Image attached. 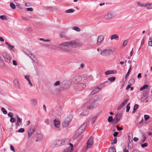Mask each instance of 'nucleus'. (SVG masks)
I'll return each mask as SVG.
<instances>
[{
	"mask_svg": "<svg viewBox=\"0 0 152 152\" xmlns=\"http://www.w3.org/2000/svg\"><path fill=\"white\" fill-rule=\"evenodd\" d=\"M83 44L79 42L74 40L70 41L64 42L59 44V47H61V49L63 50L66 51L70 50L69 47L76 48L82 45Z\"/></svg>",
	"mask_w": 152,
	"mask_h": 152,
	"instance_id": "nucleus-1",
	"label": "nucleus"
},
{
	"mask_svg": "<svg viewBox=\"0 0 152 152\" xmlns=\"http://www.w3.org/2000/svg\"><path fill=\"white\" fill-rule=\"evenodd\" d=\"M96 98V97H94L88 101L83 105V107H86L88 109H93L96 106V105L95 103L96 100L95 99Z\"/></svg>",
	"mask_w": 152,
	"mask_h": 152,
	"instance_id": "nucleus-2",
	"label": "nucleus"
},
{
	"mask_svg": "<svg viewBox=\"0 0 152 152\" xmlns=\"http://www.w3.org/2000/svg\"><path fill=\"white\" fill-rule=\"evenodd\" d=\"M87 124L84 123L83 124L80 128L75 132L73 137L75 139H76L79 137L82 133L84 131Z\"/></svg>",
	"mask_w": 152,
	"mask_h": 152,
	"instance_id": "nucleus-3",
	"label": "nucleus"
},
{
	"mask_svg": "<svg viewBox=\"0 0 152 152\" xmlns=\"http://www.w3.org/2000/svg\"><path fill=\"white\" fill-rule=\"evenodd\" d=\"M81 80V77L80 76L77 75L71 79L70 83L71 84L76 83L80 82Z\"/></svg>",
	"mask_w": 152,
	"mask_h": 152,
	"instance_id": "nucleus-4",
	"label": "nucleus"
},
{
	"mask_svg": "<svg viewBox=\"0 0 152 152\" xmlns=\"http://www.w3.org/2000/svg\"><path fill=\"white\" fill-rule=\"evenodd\" d=\"M71 116L69 115L67 117L64 118V121L62 124V126L64 127H67L68 126L71 121Z\"/></svg>",
	"mask_w": 152,
	"mask_h": 152,
	"instance_id": "nucleus-5",
	"label": "nucleus"
},
{
	"mask_svg": "<svg viewBox=\"0 0 152 152\" xmlns=\"http://www.w3.org/2000/svg\"><path fill=\"white\" fill-rule=\"evenodd\" d=\"M113 51L110 49H107L102 50L100 54L102 56H106L113 53Z\"/></svg>",
	"mask_w": 152,
	"mask_h": 152,
	"instance_id": "nucleus-6",
	"label": "nucleus"
},
{
	"mask_svg": "<svg viewBox=\"0 0 152 152\" xmlns=\"http://www.w3.org/2000/svg\"><path fill=\"white\" fill-rule=\"evenodd\" d=\"M65 140H57L53 142L52 145L53 146L58 147L65 144Z\"/></svg>",
	"mask_w": 152,
	"mask_h": 152,
	"instance_id": "nucleus-7",
	"label": "nucleus"
},
{
	"mask_svg": "<svg viewBox=\"0 0 152 152\" xmlns=\"http://www.w3.org/2000/svg\"><path fill=\"white\" fill-rule=\"evenodd\" d=\"M115 16V14L113 12H110L104 15V18L106 20H110Z\"/></svg>",
	"mask_w": 152,
	"mask_h": 152,
	"instance_id": "nucleus-8",
	"label": "nucleus"
},
{
	"mask_svg": "<svg viewBox=\"0 0 152 152\" xmlns=\"http://www.w3.org/2000/svg\"><path fill=\"white\" fill-rule=\"evenodd\" d=\"M122 116V113H118L115 115V117L114 118L113 122H115V124L117 123L120 120Z\"/></svg>",
	"mask_w": 152,
	"mask_h": 152,
	"instance_id": "nucleus-9",
	"label": "nucleus"
},
{
	"mask_svg": "<svg viewBox=\"0 0 152 152\" xmlns=\"http://www.w3.org/2000/svg\"><path fill=\"white\" fill-rule=\"evenodd\" d=\"M2 56L4 60L8 63H9L10 61V58L9 55L7 53H3Z\"/></svg>",
	"mask_w": 152,
	"mask_h": 152,
	"instance_id": "nucleus-10",
	"label": "nucleus"
},
{
	"mask_svg": "<svg viewBox=\"0 0 152 152\" xmlns=\"http://www.w3.org/2000/svg\"><path fill=\"white\" fill-rule=\"evenodd\" d=\"M86 87V84L83 83L78 84L76 86V89L82 91Z\"/></svg>",
	"mask_w": 152,
	"mask_h": 152,
	"instance_id": "nucleus-11",
	"label": "nucleus"
},
{
	"mask_svg": "<svg viewBox=\"0 0 152 152\" xmlns=\"http://www.w3.org/2000/svg\"><path fill=\"white\" fill-rule=\"evenodd\" d=\"M93 138L92 137H91L88 140L87 148L91 147L93 145Z\"/></svg>",
	"mask_w": 152,
	"mask_h": 152,
	"instance_id": "nucleus-12",
	"label": "nucleus"
},
{
	"mask_svg": "<svg viewBox=\"0 0 152 152\" xmlns=\"http://www.w3.org/2000/svg\"><path fill=\"white\" fill-rule=\"evenodd\" d=\"M35 131V129L34 128H31L29 129L28 132V138H30L32 134Z\"/></svg>",
	"mask_w": 152,
	"mask_h": 152,
	"instance_id": "nucleus-13",
	"label": "nucleus"
},
{
	"mask_svg": "<svg viewBox=\"0 0 152 152\" xmlns=\"http://www.w3.org/2000/svg\"><path fill=\"white\" fill-rule=\"evenodd\" d=\"M104 37L102 35H100L99 36L98 38L97 41V44L99 45L101 43V42L103 41Z\"/></svg>",
	"mask_w": 152,
	"mask_h": 152,
	"instance_id": "nucleus-14",
	"label": "nucleus"
},
{
	"mask_svg": "<svg viewBox=\"0 0 152 152\" xmlns=\"http://www.w3.org/2000/svg\"><path fill=\"white\" fill-rule=\"evenodd\" d=\"M17 125L18 126H20L22 124V120L18 116H17Z\"/></svg>",
	"mask_w": 152,
	"mask_h": 152,
	"instance_id": "nucleus-15",
	"label": "nucleus"
},
{
	"mask_svg": "<svg viewBox=\"0 0 152 152\" xmlns=\"http://www.w3.org/2000/svg\"><path fill=\"white\" fill-rule=\"evenodd\" d=\"M54 123L55 127L58 128L60 126V121L58 120L55 119L54 121Z\"/></svg>",
	"mask_w": 152,
	"mask_h": 152,
	"instance_id": "nucleus-16",
	"label": "nucleus"
},
{
	"mask_svg": "<svg viewBox=\"0 0 152 152\" xmlns=\"http://www.w3.org/2000/svg\"><path fill=\"white\" fill-rule=\"evenodd\" d=\"M148 91H146L145 93H143V95L141 98V101L142 102H143L144 100V99L147 98L146 95L148 94Z\"/></svg>",
	"mask_w": 152,
	"mask_h": 152,
	"instance_id": "nucleus-17",
	"label": "nucleus"
},
{
	"mask_svg": "<svg viewBox=\"0 0 152 152\" xmlns=\"http://www.w3.org/2000/svg\"><path fill=\"white\" fill-rule=\"evenodd\" d=\"M100 90V88L98 87L95 88L91 93V94H94L98 92Z\"/></svg>",
	"mask_w": 152,
	"mask_h": 152,
	"instance_id": "nucleus-18",
	"label": "nucleus"
},
{
	"mask_svg": "<svg viewBox=\"0 0 152 152\" xmlns=\"http://www.w3.org/2000/svg\"><path fill=\"white\" fill-rule=\"evenodd\" d=\"M19 84L18 81L17 79H15L14 81V86L16 88L18 89H19Z\"/></svg>",
	"mask_w": 152,
	"mask_h": 152,
	"instance_id": "nucleus-19",
	"label": "nucleus"
},
{
	"mask_svg": "<svg viewBox=\"0 0 152 152\" xmlns=\"http://www.w3.org/2000/svg\"><path fill=\"white\" fill-rule=\"evenodd\" d=\"M28 56H29L33 61H35L37 60L36 58L34 56L31 52H28Z\"/></svg>",
	"mask_w": 152,
	"mask_h": 152,
	"instance_id": "nucleus-20",
	"label": "nucleus"
},
{
	"mask_svg": "<svg viewBox=\"0 0 152 152\" xmlns=\"http://www.w3.org/2000/svg\"><path fill=\"white\" fill-rule=\"evenodd\" d=\"M110 39L111 40L115 39L116 40H118L119 39V37L117 34H113L111 37Z\"/></svg>",
	"mask_w": 152,
	"mask_h": 152,
	"instance_id": "nucleus-21",
	"label": "nucleus"
},
{
	"mask_svg": "<svg viewBox=\"0 0 152 152\" xmlns=\"http://www.w3.org/2000/svg\"><path fill=\"white\" fill-rule=\"evenodd\" d=\"M132 69V66L131 65L129 67V69L128 70V71L127 73H126V75L125 77V79H126L129 76V74L130 73L131 71V70Z\"/></svg>",
	"mask_w": 152,
	"mask_h": 152,
	"instance_id": "nucleus-22",
	"label": "nucleus"
},
{
	"mask_svg": "<svg viewBox=\"0 0 152 152\" xmlns=\"http://www.w3.org/2000/svg\"><path fill=\"white\" fill-rule=\"evenodd\" d=\"M59 36L61 38H65L66 39V34L64 32H61L59 34Z\"/></svg>",
	"mask_w": 152,
	"mask_h": 152,
	"instance_id": "nucleus-23",
	"label": "nucleus"
},
{
	"mask_svg": "<svg viewBox=\"0 0 152 152\" xmlns=\"http://www.w3.org/2000/svg\"><path fill=\"white\" fill-rule=\"evenodd\" d=\"M145 4L146 5L145 7H147L146 8L147 9H150L152 8V4H148L145 3Z\"/></svg>",
	"mask_w": 152,
	"mask_h": 152,
	"instance_id": "nucleus-24",
	"label": "nucleus"
},
{
	"mask_svg": "<svg viewBox=\"0 0 152 152\" xmlns=\"http://www.w3.org/2000/svg\"><path fill=\"white\" fill-rule=\"evenodd\" d=\"M31 102L32 104L34 105H36L37 104V100L35 99H31Z\"/></svg>",
	"mask_w": 152,
	"mask_h": 152,
	"instance_id": "nucleus-25",
	"label": "nucleus"
},
{
	"mask_svg": "<svg viewBox=\"0 0 152 152\" xmlns=\"http://www.w3.org/2000/svg\"><path fill=\"white\" fill-rule=\"evenodd\" d=\"M139 106L137 104H135L133 108V111L132 112V113H134L136 111V110L138 109Z\"/></svg>",
	"mask_w": 152,
	"mask_h": 152,
	"instance_id": "nucleus-26",
	"label": "nucleus"
},
{
	"mask_svg": "<svg viewBox=\"0 0 152 152\" xmlns=\"http://www.w3.org/2000/svg\"><path fill=\"white\" fill-rule=\"evenodd\" d=\"M109 152H116V149L113 147H111L109 149Z\"/></svg>",
	"mask_w": 152,
	"mask_h": 152,
	"instance_id": "nucleus-27",
	"label": "nucleus"
},
{
	"mask_svg": "<svg viewBox=\"0 0 152 152\" xmlns=\"http://www.w3.org/2000/svg\"><path fill=\"white\" fill-rule=\"evenodd\" d=\"M148 87V86L147 84H145L142 87L140 88V91H142L143 90L147 88Z\"/></svg>",
	"mask_w": 152,
	"mask_h": 152,
	"instance_id": "nucleus-28",
	"label": "nucleus"
},
{
	"mask_svg": "<svg viewBox=\"0 0 152 152\" xmlns=\"http://www.w3.org/2000/svg\"><path fill=\"white\" fill-rule=\"evenodd\" d=\"M74 11V10L73 9H69V10H66L65 11L66 13H72Z\"/></svg>",
	"mask_w": 152,
	"mask_h": 152,
	"instance_id": "nucleus-29",
	"label": "nucleus"
},
{
	"mask_svg": "<svg viewBox=\"0 0 152 152\" xmlns=\"http://www.w3.org/2000/svg\"><path fill=\"white\" fill-rule=\"evenodd\" d=\"M0 18L1 20H6L7 19V16L5 15H1L0 16Z\"/></svg>",
	"mask_w": 152,
	"mask_h": 152,
	"instance_id": "nucleus-30",
	"label": "nucleus"
},
{
	"mask_svg": "<svg viewBox=\"0 0 152 152\" xmlns=\"http://www.w3.org/2000/svg\"><path fill=\"white\" fill-rule=\"evenodd\" d=\"M148 44L149 46H152V38L151 37H150L149 38Z\"/></svg>",
	"mask_w": 152,
	"mask_h": 152,
	"instance_id": "nucleus-31",
	"label": "nucleus"
},
{
	"mask_svg": "<svg viewBox=\"0 0 152 152\" xmlns=\"http://www.w3.org/2000/svg\"><path fill=\"white\" fill-rule=\"evenodd\" d=\"M134 82V79H130L129 81V83L130 85H132L133 84Z\"/></svg>",
	"mask_w": 152,
	"mask_h": 152,
	"instance_id": "nucleus-32",
	"label": "nucleus"
},
{
	"mask_svg": "<svg viewBox=\"0 0 152 152\" xmlns=\"http://www.w3.org/2000/svg\"><path fill=\"white\" fill-rule=\"evenodd\" d=\"M98 116L97 115H96L91 119V121L92 123H94L95 121L96 120V118L98 117Z\"/></svg>",
	"mask_w": 152,
	"mask_h": 152,
	"instance_id": "nucleus-33",
	"label": "nucleus"
},
{
	"mask_svg": "<svg viewBox=\"0 0 152 152\" xmlns=\"http://www.w3.org/2000/svg\"><path fill=\"white\" fill-rule=\"evenodd\" d=\"M10 7L13 9H14L15 8L16 6L15 4L12 2L10 3Z\"/></svg>",
	"mask_w": 152,
	"mask_h": 152,
	"instance_id": "nucleus-34",
	"label": "nucleus"
},
{
	"mask_svg": "<svg viewBox=\"0 0 152 152\" xmlns=\"http://www.w3.org/2000/svg\"><path fill=\"white\" fill-rule=\"evenodd\" d=\"M137 5L138 6H141V7H145L146 6V5L145 4V3L142 4L139 2H138L137 3Z\"/></svg>",
	"mask_w": 152,
	"mask_h": 152,
	"instance_id": "nucleus-35",
	"label": "nucleus"
},
{
	"mask_svg": "<svg viewBox=\"0 0 152 152\" xmlns=\"http://www.w3.org/2000/svg\"><path fill=\"white\" fill-rule=\"evenodd\" d=\"M113 71L109 70V71H106L105 72V75H110V74H113Z\"/></svg>",
	"mask_w": 152,
	"mask_h": 152,
	"instance_id": "nucleus-36",
	"label": "nucleus"
},
{
	"mask_svg": "<svg viewBox=\"0 0 152 152\" xmlns=\"http://www.w3.org/2000/svg\"><path fill=\"white\" fill-rule=\"evenodd\" d=\"M130 103H129L128 104L126 105V112H128L130 108V106H129Z\"/></svg>",
	"mask_w": 152,
	"mask_h": 152,
	"instance_id": "nucleus-37",
	"label": "nucleus"
},
{
	"mask_svg": "<svg viewBox=\"0 0 152 152\" xmlns=\"http://www.w3.org/2000/svg\"><path fill=\"white\" fill-rule=\"evenodd\" d=\"M115 78L114 77H110L108 78V80L111 82L114 81L115 80Z\"/></svg>",
	"mask_w": 152,
	"mask_h": 152,
	"instance_id": "nucleus-38",
	"label": "nucleus"
},
{
	"mask_svg": "<svg viewBox=\"0 0 152 152\" xmlns=\"http://www.w3.org/2000/svg\"><path fill=\"white\" fill-rule=\"evenodd\" d=\"M60 82L59 81H56L53 84V85L55 86H59L60 85Z\"/></svg>",
	"mask_w": 152,
	"mask_h": 152,
	"instance_id": "nucleus-39",
	"label": "nucleus"
},
{
	"mask_svg": "<svg viewBox=\"0 0 152 152\" xmlns=\"http://www.w3.org/2000/svg\"><path fill=\"white\" fill-rule=\"evenodd\" d=\"M73 29L77 31H79L80 30V28L77 26L73 27Z\"/></svg>",
	"mask_w": 152,
	"mask_h": 152,
	"instance_id": "nucleus-40",
	"label": "nucleus"
},
{
	"mask_svg": "<svg viewBox=\"0 0 152 152\" xmlns=\"http://www.w3.org/2000/svg\"><path fill=\"white\" fill-rule=\"evenodd\" d=\"M1 111H2V112H3V113L4 114H7V111L5 110V108H4L3 107H2L1 108Z\"/></svg>",
	"mask_w": 152,
	"mask_h": 152,
	"instance_id": "nucleus-41",
	"label": "nucleus"
},
{
	"mask_svg": "<svg viewBox=\"0 0 152 152\" xmlns=\"http://www.w3.org/2000/svg\"><path fill=\"white\" fill-rule=\"evenodd\" d=\"M148 143L147 142L141 144V146L142 148H145L148 146Z\"/></svg>",
	"mask_w": 152,
	"mask_h": 152,
	"instance_id": "nucleus-42",
	"label": "nucleus"
},
{
	"mask_svg": "<svg viewBox=\"0 0 152 152\" xmlns=\"http://www.w3.org/2000/svg\"><path fill=\"white\" fill-rule=\"evenodd\" d=\"M124 106L123 103H121L117 108V110H119L121 109Z\"/></svg>",
	"mask_w": 152,
	"mask_h": 152,
	"instance_id": "nucleus-43",
	"label": "nucleus"
},
{
	"mask_svg": "<svg viewBox=\"0 0 152 152\" xmlns=\"http://www.w3.org/2000/svg\"><path fill=\"white\" fill-rule=\"evenodd\" d=\"M144 117L145 121H146L150 117L148 115H144Z\"/></svg>",
	"mask_w": 152,
	"mask_h": 152,
	"instance_id": "nucleus-44",
	"label": "nucleus"
},
{
	"mask_svg": "<svg viewBox=\"0 0 152 152\" xmlns=\"http://www.w3.org/2000/svg\"><path fill=\"white\" fill-rule=\"evenodd\" d=\"M113 117H112V116H110L109 117L108 119V121L109 122H111L112 121H113Z\"/></svg>",
	"mask_w": 152,
	"mask_h": 152,
	"instance_id": "nucleus-45",
	"label": "nucleus"
},
{
	"mask_svg": "<svg viewBox=\"0 0 152 152\" xmlns=\"http://www.w3.org/2000/svg\"><path fill=\"white\" fill-rule=\"evenodd\" d=\"M24 131V129L23 128L20 129L18 131V132H21V133L23 132Z\"/></svg>",
	"mask_w": 152,
	"mask_h": 152,
	"instance_id": "nucleus-46",
	"label": "nucleus"
},
{
	"mask_svg": "<svg viewBox=\"0 0 152 152\" xmlns=\"http://www.w3.org/2000/svg\"><path fill=\"white\" fill-rule=\"evenodd\" d=\"M10 121L12 123H14L15 121V119L11 117L10 120Z\"/></svg>",
	"mask_w": 152,
	"mask_h": 152,
	"instance_id": "nucleus-47",
	"label": "nucleus"
},
{
	"mask_svg": "<svg viewBox=\"0 0 152 152\" xmlns=\"http://www.w3.org/2000/svg\"><path fill=\"white\" fill-rule=\"evenodd\" d=\"M64 88L63 85H61L60 86L59 88V90L60 91H62L64 90Z\"/></svg>",
	"mask_w": 152,
	"mask_h": 152,
	"instance_id": "nucleus-48",
	"label": "nucleus"
},
{
	"mask_svg": "<svg viewBox=\"0 0 152 152\" xmlns=\"http://www.w3.org/2000/svg\"><path fill=\"white\" fill-rule=\"evenodd\" d=\"M39 40H40L43 41L45 42H50V39H44L42 38H40Z\"/></svg>",
	"mask_w": 152,
	"mask_h": 152,
	"instance_id": "nucleus-49",
	"label": "nucleus"
},
{
	"mask_svg": "<svg viewBox=\"0 0 152 152\" xmlns=\"http://www.w3.org/2000/svg\"><path fill=\"white\" fill-rule=\"evenodd\" d=\"M8 47L9 49L10 50H12L14 47V46L10 45V44L9 45Z\"/></svg>",
	"mask_w": 152,
	"mask_h": 152,
	"instance_id": "nucleus-50",
	"label": "nucleus"
},
{
	"mask_svg": "<svg viewBox=\"0 0 152 152\" xmlns=\"http://www.w3.org/2000/svg\"><path fill=\"white\" fill-rule=\"evenodd\" d=\"M129 100V99H125L124 100V101L122 103H123L124 104V105L125 104H126L127 102Z\"/></svg>",
	"mask_w": 152,
	"mask_h": 152,
	"instance_id": "nucleus-51",
	"label": "nucleus"
},
{
	"mask_svg": "<svg viewBox=\"0 0 152 152\" xmlns=\"http://www.w3.org/2000/svg\"><path fill=\"white\" fill-rule=\"evenodd\" d=\"M10 149L11 151H13L14 152H15V149L14 148V147L12 145L10 146Z\"/></svg>",
	"mask_w": 152,
	"mask_h": 152,
	"instance_id": "nucleus-52",
	"label": "nucleus"
},
{
	"mask_svg": "<svg viewBox=\"0 0 152 152\" xmlns=\"http://www.w3.org/2000/svg\"><path fill=\"white\" fill-rule=\"evenodd\" d=\"M127 41L126 40H124L123 42V47H125L126 45H127Z\"/></svg>",
	"mask_w": 152,
	"mask_h": 152,
	"instance_id": "nucleus-53",
	"label": "nucleus"
},
{
	"mask_svg": "<svg viewBox=\"0 0 152 152\" xmlns=\"http://www.w3.org/2000/svg\"><path fill=\"white\" fill-rule=\"evenodd\" d=\"M117 140L116 138H114L113 140V142L111 143L112 144H116L117 143Z\"/></svg>",
	"mask_w": 152,
	"mask_h": 152,
	"instance_id": "nucleus-54",
	"label": "nucleus"
},
{
	"mask_svg": "<svg viewBox=\"0 0 152 152\" xmlns=\"http://www.w3.org/2000/svg\"><path fill=\"white\" fill-rule=\"evenodd\" d=\"M16 4V6L17 7L19 8H21L22 7L20 6V4L18 3H15Z\"/></svg>",
	"mask_w": 152,
	"mask_h": 152,
	"instance_id": "nucleus-55",
	"label": "nucleus"
},
{
	"mask_svg": "<svg viewBox=\"0 0 152 152\" xmlns=\"http://www.w3.org/2000/svg\"><path fill=\"white\" fill-rule=\"evenodd\" d=\"M21 18L23 20H24L27 21L28 20V19L26 17H22Z\"/></svg>",
	"mask_w": 152,
	"mask_h": 152,
	"instance_id": "nucleus-56",
	"label": "nucleus"
},
{
	"mask_svg": "<svg viewBox=\"0 0 152 152\" xmlns=\"http://www.w3.org/2000/svg\"><path fill=\"white\" fill-rule=\"evenodd\" d=\"M13 64L14 65L16 66L17 64V61L15 60H13Z\"/></svg>",
	"mask_w": 152,
	"mask_h": 152,
	"instance_id": "nucleus-57",
	"label": "nucleus"
},
{
	"mask_svg": "<svg viewBox=\"0 0 152 152\" xmlns=\"http://www.w3.org/2000/svg\"><path fill=\"white\" fill-rule=\"evenodd\" d=\"M8 115L11 118V117H12L13 116V115L10 112L8 113Z\"/></svg>",
	"mask_w": 152,
	"mask_h": 152,
	"instance_id": "nucleus-58",
	"label": "nucleus"
},
{
	"mask_svg": "<svg viewBox=\"0 0 152 152\" xmlns=\"http://www.w3.org/2000/svg\"><path fill=\"white\" fill-rule=\"evenodd\" d=\"M27 11H33V8H26Z\"/></svg>",
	"mask_w": 152,
	"mask_h": 152,
	"instance_id": "nucleus-59",
	"label": "nucleus"
},
{
	"mask_svg": "<svg viewBox=\"0 0 152 152\" xmlns=\"http://www.w3.org/2000/svg\"><path fill=\"white\" fill-rule=\"evenodd\" d=\"M45 122L46 124L48 125L49 124V122L48 120L46 119L45 120Z\"/></svg>",
	"mask_w": 152,
	"mask_h": 152,
	"instance_id": "nucleus-60",
	"label": "nucleus"
},
{
	"mask_svg": "<svg viewBox=\"0 0 152 152\" xmlns=\"http://www.w3.org/2000/svg\"><path fill=\"white\" fill-rule=\"evenodd\" d=\"M25 78L28 81L29 80V77L28 75H25Z\"/></svg>",
	"mask_w": 152,
	"mask_h": 152,
	"instance_id": "nucleus-61",
	"label": "nucleus"
},
{
	"mask_svg": "<svg viewBox=\"0 0 152 152\" xmlns=\"http://www.w3.org/2000/svg\"><path fill=\"white\" fill-rule=\"evenodd\" d=\"M117 129L118 130H121L123 129V128L122 127H119L118 126H117Z\"/></svg>",
	"mask_w": 152,
	"mask_h": 152,
	"instance_id": "nucleus-62",
	"label": "nucleus"
},
{
	"mask_svg": "<svg viewBox=\"0 0 152 152\" xmlns=\"http://www.w3.org/2000/svg\"><path fill=\"white\" fill-rule=\"evenodd\" d=\"M118 134V132H115L113 134L114 137H116Z\"/></svg>",
	"mask_w": 152,
	"mask_h": 152,
	"instance_id": "nucleus-63",
	"label": "nucleus"
},
{
	"mask_svg": "<svg viewBox=\"0 0 152 152\" xmlns=\"http://www.w3.org/2000/svg\"><path fill=\"white\" fill-rule=\"evenodd\" d=\"M138 140V138L136 137H135L133 139V140L135 142L137 141Z\"/></svg>",
	"mask_w": 152,
	"mask_h": 152,
	"instance_id": "nucleus-64",
	"label": "nucleus"
}]
</instances>
